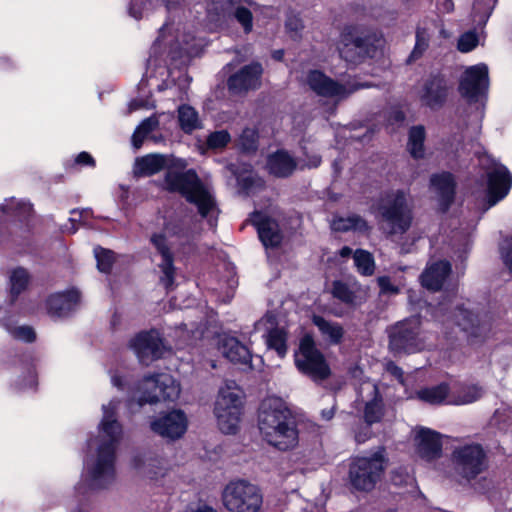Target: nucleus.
<instances>
[{"label": "nucleus", "instance_id": "nucleus-1", "mask_svg": "<svg viewBox=\"0 0 512 512\" xmlns=\"http://www.w3.org/2000/svg\"><path fill=\"white\" fill-rule=\"evenodd\" d=\"M186 162L162 154H148L135 160L133 172L138 177L151 176L167 168L163 186L170 192L180 193L189 203L197 207L198 213L215 226L219 210L212 191L203 183L194 170L184 169Z\"/></svg>", "mask_w": 512, "mask_h": 512}, {"label": "nucleus", "instance_id": "nucleus-2", "mask_svg": "<svg viewBox=\"0 0 512 512\" xmlns=\"http://www.w3.org/2000/svg\"><path fill=\"white\" fill-rule=\"evenodd\" d=\"M118 401L103 405V417L98 435L88 443L90 455L86 460L83 482L91 489L106 488L115 476V451L122 437V427L116 419Z\"/></svg>", "mask_w": 512, "mask_h": 512}, {"label": "nucleus", "instance_id": "nucleus-3", "mask_svg": "<svg viewBox=\"0 0 512 512\" xmlns=\"http://www.w3.org/2000/svg\"><path fill=\"white\" fill-rule=\"evenodd\" d=\"M258 427L263 439L279 450H290L298 444L295 421L283 400L278 397H268L262 401Z\"/></svg>", "mask_w": 512, "mask_h": 512}, {"label": "nucleus", "instance_id": "nucleus-4", "mask_svg": "<svg viewBox=\"0 0 512 512\" xmlns=\"http://www.w3.org/2000/svg\"><path fill=\"white\" fill-rule=\"evenodd\" d=\"M388 464L384 447L351 457L348 464L349 484L358 491H371L382 479Z\"/></svg>", "mask_w": 512, "mask_h": 512}, {"label": "nucleus", "instance_id": "nucleus-5", "mask_svg": "<svg viewBox=\"0 0 512 512\" xmlns=\"http://www.w3.org/2000/svg\"><path fill=\"white\" fill-rule=\"evenodd\" d=\"M191 239L192 235L190 230L181 220L168 222L162 233H155L151 236V243L162 256V262L159 267L163 276L160 278V281L166 289L172 287L174 283V266L171 249L187 244Z\"/></svg>", "mask_w": 512, "mask_h": 512}, {"label": "nucleus", "instance_id": "nucleus-6", "mask_svg": "<svg viewBox=\"0 0 512 512\" xmlns=\"http://www.w3.org/2000/svg\"><path fill=\"white\" fill-rule=\"evenodd\" d=\"M383 229L389 235H402L411 227L413 214L404 191L396 190L383 196L378 205Z\"/></svg>", "mask_w": 512, "mask_h": 512}, {"label": "nucleus", "instance_id": "nucleus-7", "mask_svg": "<svg viewBox=\"0 0 512 512\" xmlns=\"http://www.w3.org/2000/svg\"><path fill=\"white\" fill-rule=\"evenodd\" d=\"M476 223L475 219L464 215L450 217V279L452 274L456 278L464 275Z\"/></svg>", "mask_w": 512, "mask_h": 512}, {"label": "nucleus", "instance_id": "nucleus-8", "mask_svg": "<svg viewBox=\"0 0 512 512\" xmlns=\"http://www.w3.org/2000/svg\"><path fill=\"white\" fill-rule=\"evenodd\" d=\"M241 390L234 382H227L220 388L214 407L219 429L225 434L237 431L242 414Z\"/></svg>", "mask_w": 512, "mask_h": 512}, {"label": "nucleus", "instance_id": "nucleus-9", "mask_svg": "<svg viewBox=\"0 0 512 512\" xmlns=\"http://www.w3.org/2000/svg\"><path fill=\"white\" fill-rule=\"evenodd\" d=\"M262 502L259 488L245 480L230 482L222 492V503L228 512H259Z\"/></svg>", "mask_w": 512, "mask_h": 512}, {"label": "nucleus", "instance_id": "nucleus-10", "mask_svg": "<svg viewBox=\"0 0 512 512\" xmlns=\"http://www.w3.org/2000/svg\"><path fill=\"white\" fill-rule=\"evenodd\" d=\"M180 395V386L175 379L166 373L144 377L137 387L134 399L142 406L158 401H175Z\"/></svg>", "mask_w": 512, "mask_h": 512}, {"label": "nucleus", "instance_id": "nucleus-11", "mask_svg": "<svg viewBox=\"0 0 512 512\" xmlns=\"http://www.w3.org/2000/svg\"><path fill=\"white\" fill-rule=\"evenodd\" d=\"M479 164L487 183L488 207H492L508 194L512 176L505 166L488 154L479 157Z\"/></svg>", "mask_w": 512, "mask_h": 512}, {"label": "nucleus", "instance_id": "nucleus-12", "mask_svg": "<svg viewBox=\"0 0 512 512\" xmlns=\"http://www.w3.org/2000/svg\"><path fill=\"white\" fill-rule=\"evenodd\" d=\"M295 364L299 371L316 382L327 379L331 373L324 356L317 350L313 338L309 335L300 341L299 351L295 354Z\"/></svg>", "mask_w": 512, "mask_h": 512}, {"label": "nucleus", "instance_id": "nucleus-13", "mask_svg": "<svg viewBox=\"0 0 512 512\" xmlns=\"http://www.w3.org/2000/svg\"><path fill=\"white\" fill-rule=\"evenodd\" d=\"M488 87V67L480 63L465 70L460 80L459 91L470 103H478L486 96Z\"/></svg>", "mask_w": 512, "mask_h": 512}, {"label": "nucleus", "instance_id": "nucleus-14", "mask_svg": "<svg viewBox=\"0 0 512 512\" xmlns=\"http://www.w3.org/2000/svg\"><path fill=\"white\" fill-rule=\"evenodd\" d=\"M419 321L410 319L399 322L389 332V347L395 353H413L421 349L418 339Z\"/></svg>", "mask_w": 512, "mask_h": 512}, {"label": "nucleus", "instance_id": "nucleus-15", "mask_svg": "<svg viewBox=\"0 0 512 512\" xmlns=\"http://www.w3.org/2000/svg\"><path fill=\"white\" fill-rule=\"evenodd\" d=\"M206 10L211 21H219L221 18L233 16L246 33L252 30V13L249 9L241 6L237 0H206Z\"/></svg>", "mask_w": 512, "mask_h": 512}, {"label": "nucleus", "instance_id": "nucleus-16", "mask_svg": "<svg viewBox=\"0 0 512 512\" xmlns=\"http://www.w3.org/2000/svg\"><path fill=\"white\" fill-rule=\"evenodd\" d=\"M305 83L311 91L321 97L341 100L364 85L347 87L328 77L322 71L310 70L305 78Z\"/></svg>", "mask_w": 512, "mask_h": 512}, {"label": "nucleus", "instance_id": "nucleus-17", "mask_svg": "<svg viewBox=\"0 0 512 512\" xmlns=\"http://www.w3.org/2000/svg\"><path fill=\"white\" fill-rule=\"evenodd\" d=\"M338 51L345 61L356 64L366 57H373L375 47L371 45L369 38L357 37L354 28L346 27L341 33Z\"/></svg>", "mask_w": 512, "mask_h": 512}, {"label": "nucleus", "instance_id": "nucleus-18", "mask_svg": "<svg viewBox=\"0 0 512 512\" xmlns=\"http://www.w3.org/2000/svg\"><path fill=\"white\" fill-rule=\"evenodd\" d=\"M454 460L461 475L470 480L486 468V456L480 445L464 446L453 452Z\"/></svg>", "mask_w": 512, "mask_h": 512}, {"label": "nucleus", "instance_id": "nucleus-19", "mask_svg": "<svg viewBox=\"0 0 512 512\" xmlns=\"http://www.w3.org/2000/svg\"><path fill=\"white\" fill-rule=\"evenodd\" d=\"M363 392H367L371 395L372 399L366 402L364 409V419L367 425L363 428V431L355 433V440L358 443H363L370 437V425L379 422L384 415L382 398L379 395L376 384L364 382L360 387V395H362Z\"/></svg>", "mask_w": 512, "mask_h": 512}, {"label": "nucleus", "instance_id": "nucleus-20", "mask_svg": "<svg viewBox=\"0 0 512 512\" xmlns=\"http://www.w3.org/2000/svg\"><path fill=\"white\" fill-rule=\"evenodd\" d=\"M130 347L144 365H148L153 360L160 358L165 349L159 333L155 330L137 334L130 341Z\"/></svg>", "mask_w": 512, "mask_h": 512}, {"label": "nucleus", "instance_id": "nucleus-21", "mask_svg": "<svg viewBox=\"0 0 512 512\" xmlns=\"http://www.w3.org/2000/svg\"><path fill=\"white\" fill-rule=\"evenodd\" d=\"M150 427L161 437L176 440L185 434L188 420L184 412L173 410L157 417L151 422Z\"/></svg>", "mask_w": 512, "mask_h": 512}, {"label": "nucleus", "instance_id": "nucleus-22", "mask_svg": "<svg viewBox=\"0 0 512 512\" xmlns=\"http://www.w3.org/2000/svg\"><path fill=\"white\" fill-rule=\"evenodd\" d=\"M416 454L425 461H432L441 455L442 443L440 435L427 428L415 431Z\"/></svg>", "mask_w": 512, "mask_h": 512}, {"label": "nucleus", "instance_id": "nucleus-23", "mask_svg": "<svg viewBox=\"0 0 512 512\" xmlns=\"http://www.w3.org/2000/svg\"><path fill=\"white\" fill-rule=\"evenodd\" d=\"M263 69L261 64L252 63L230 76L228 87L235 93L256 89L260 86Z\"/></svg>", "mask_w": 512, "mask_h": 512}, {"label": "nucleus", "instance_id": "nucleus-24", "mask_svg": "<svg viewBox=\"0 0 512 512\" xmlns=\"http://www.w3.org/2000/svg\"><path fill=\"white\" fill-rule=\"evenodd\" d=\"M458 311L459 314H454L456 323L469 338L482 339L486 337L491 327L487 321L481 320L478 315H474L469 309H458Z\"/></svg>", "mask_w": 512, "mask_h": 512}, {"label": "nucleus", "instance_id": "nucleus-25", "mask_svg": "<svg viewBox=\"0 0 512 512\" xmlns=\"http://www.w3.org/2000/svg\"><path fill=\"white\" fill-rule=\"evenodd\" d=\"M133 467L141 477L157 481L167 473V462L157 456L144 455L137 456L133 460Z\"/></svg>", "mask_w": 512, "mask_h": 512}, {"label": "nucleus", "instance_id": "nucleus-26", "mask_svg": "<svg viewBox=\"0 0 512 512\" xmlns=\"http://www.w3.org/2000/svg\"><path fill=\"white\" fill-rule=\"evenodd\" d=\"M79 293L76 290L54 293L46 300V310L51 317H64L72 311L79 302Z\"/></svg>", "mask_w": 512, "mask_h": 512}, {"label": "nucleus", "instance_id": "nucleus-27", "mask_svg": "<svg viewBox=\"0 0 512 512\" xmlns=\"http://www.w3.org/2000/svg\"><path fill=\"white\" fill-rule=\"evenodd\" d=\"M251 221L256 227L259 238L265 247H276L282 240L278 224L265 215L255 212Z\"/></svg>", "mask_w": 512, "mask_h": 512}, {"label": "nucleus", "instance_id": "nucleus-28", "mask_svg": "<svg viewBox=\"0 0 512 512\" xmlns=\"http://www.w3.org/2000/svg\"><path fill=\"white\" fill-rule=\"evenodd\" d=\"M220 349L223 355L231 362L251 368V353L235 337H224Z\"/></svg>", "mask_w": 512, "mask_h": 512}, {"label": "nucleus", "instance_id": "nucleus-29", "mask_svg": "<svg viewBox=\"0 0 512 512\" xmlns=\"http://www.w3.org/2000/svg\"><path fill=\"white\" fill-rule=\"evenodd\" d=\"M448 276V262L441 260L430 264L421 274L422 285L432 291L439 290Z\"/></svg>", "mask_w": 512, "mask_h": 512}, {"label": "nucleus", "instance_id": "nucleus-30", "mask_svg": "<svg viewBox=\"0 0 512 512\" xmlns=\"http://www.w3.org/2000/svg\"><path fill=\"white\" fill-rule=\"evenodd\" d=\"M267 168L276 177H287L295 170L296 162L286 151L280 150L268 157Z\"/></svg>", "mask_w": 512, "mask_h": 512}, {"label": "nucleus", "instance_id": "nucleus-31", "mask_svg": "<svg viewBox=\"0 0 512 512\" xmlns=\"http://www.w3.org/2000/svg\"><path fill=\"white\" fill-rule=\"evenodd\" d=\"M331 228L334 231L338 232H348V231H357V232H366L369 230V226L365 219L361 216L352 214L346 217L344 216H335L331 220Z\"/></svg>", "mask_w": 512, "mask_h": 512}, {"label": "nucleus", "instance_id": "nucleus-32", "mask_svg": "<svg viewBox=\"0 0 512 512\" xmlns=\"http://www.w3.org/2000/svg\"><path fill=\"white\" fill-rule=\"evenodd\" d=\"M312 321L324 339L331 344H339L341 342L344 330L339 323L326 320L318 315H314Z\"/></svg>", "mask_w": 512, "mask_h": 512}, {"label": "nucleus", "instance_id": "nucleus-33", "mask_svg": "<svg viewBox=\"0 0 512 512\" xmlns=\"http://www.w3.org/2000/svg\"><path fill=\"white\" fill-rule=\"evenodd\" d=\"M483 395V389L477 385H460L454 387L453 396L450 404L465 405L480 399Z\"/></svg>", "mask_w": 512, "mask_h": 512}, {"label": "nucleus", "instance_id": "nucleus-34", "mask_svg": "<svg viewBox=\"0 0 512 512\" xmlns=\"http://www.w3.org/2000/svg\"><path fill=\"white\" fill-rule=\"evenodd\" d=\"M446 98V82L443 78L435 77L426 86L425 103L434 108Z\"/></svg>", "mask_w": 512, "mask_h": 512}, {"label": "nucleus", "instance_id": "nucleus-35", "mask_svg": "<svg viewBox=\"0 0 512 512\" xmlns=\"http://www.w3.org/2000/svg\"><path fill=\"white\" fill-rule=\"evenodd\" d=\"M485 34L483 31L471 29L462 33L456 43V48L461 53H469L475 50L479 45H483Z\"/></svg>", "mask_w": 512, "mask_h": 512}, {"label": "nucleus", "instance_id": "nucleus-36", "mask_svg": "<svg viewBox=\"0 0 512 512\" xmlns=\"http://www.w3.org/2000/svg\"><path fill=\"white\" fill-rule=\"evenodd\" d=\"M29 281L30 275L26 269L18 267L11 271L9 277V286L12 300H15L22 292L26 290Z\"/></svg>", "mask_w": 512, "mask_h": 512}, {"label": "nucleus", "instance_id": "nucleus-37", "mask_svg": "<svg viewBox=\"0 0 512 512\" xmlns=\"http://www.w3.org/2000/svg\"><path fill=\"white\" fill-rule=\"evenodd\" d=\"M430 188L439 201L440 209L445 212L448 209V175L446 173L433 175Z\"/></svg>", "mask_w": 512, "mask_h": 512}, {"label": "nucleus", "instance_id": "nucleus-38", "mask_svg": "<svg viewBox=\"0 0 512 512\" xmlns=\"http://www.w3.org/2000/svg\"><path fill=\"white\" fill-rule=\"evenodd\" d=\"M178 119L181 129L185 133H191L201 126L197 111L189 105L179 107Z\"/></svg>", "mask_w": 512, "mask_h": 512}, {"label": "nucleus", "instance_id": "nucleus-39", "mask_svg": "<svg viewBox=\"0 0 512 512\" xmlns=\"http://www.w3.org/2000/svg\"><path fill=\"white\" fill-rule=\"evenodd\" d=\"M266 344L269 349H273L280 357L287 353V332L284 328H271L266 335Z\"/></svg>", "mask_w": 512, "mask_h": 512}, {"label": "nucleus", "instance_id": "nucleus-40", "mask_svg": "<svg viewBox=\"0 0 512 512\" xmlns=\"http://www.w3.org/2000/svg\"><path fill=\"white\" fill-rule=\"evenodd\" d=\"M448 395V386L445 383L434 387H427L416 392V397L429 404H441Z\"/></svg>", "mask_w": 512, "mask_h": 512}, {"label": "nucleus", "instance_id": "nucleus-41", "mask_svg": "<svg viewBox=\"0 0 512 512\" xmlns=\"http://www.w3.org/2000/svg\"><path fill=\"white\" fill-rule=\"evenodd\" d=\"M4 213L10 214L19 220L27 219L32 213V205L23 200L11 198L1 206Z\"/></svg>", "mask_w": 512, "mask_h": 512}, {"label": "nucleus", "instance_id": "nucleus-42", "mask_svg": "<svg viewBox=\"0 0 512 512\" xmlns=\"http://www.w3.org/2000/svg\"><path fill=\"white\" fill-rule=\"evenodd\" d=\"M425 131L423 126H415L410 129L408 150L414 158H421L424 154Z\"/></svg>", "mask_w": 512, "mask_h": 512}, {"label": "nucleus", "instance_id": "nucleus-43", "mask_svg": "<svg viewBox=\"0 0 512 512\" xmlns=\"http://www.w3.org/2000/svg\"><path fill=\"white\" fill-rule=\"evenodd\" d=\"M158 124L159 121L156 116L148 117L141 122L132 135V145L135 149H139L142 146L144 139L150 132L156 129Z\"/></svg>", "mask_w": 512, "mask_h": 512}, {"label": "nucleus", "instance_id": "nucleus-44", "mask_svg": "<svg viewBox=\"0 0 512 512\" xmlns=\"http://www.w3.org/2000/svg\"><path fill=\"white\" fill-rule=\"evenodd\" d=\"M353 259L360 274L364 276H371L374 273L375 262L370 252L358 249L354 252Z\"/></svg>", "mask_w": 512, "mask_h": 512}, {"label": "nucleus", "instance_id": "nucleus-45", "mask_svg": "<svg viewBox=\"0 0 512 512\" xmlns=\"http://www.w3.org/2000/svg\"><path fill=\"white\" fill-rule=\"evenodd\" d=\"M332 294L346 304L357 305L360 302L356 291L341 281L333 283Z\"/></svg>", "mask_w": 512, "mask_h": 512}, {"label": "nucleus", "instance_id": "nucleus-46", "mask_svg": "<svg viewBox=\"0 0 512 512\" xmlns=\"http://www.w3.org/2000/svg\"><path fill=\"white\" fill-rule=\"evenodd\" d=\"M203 41L195 36L185 35L181 41L177 40V46L187 56H195L203 47Z\"/></svg>", "mask_w": 512, "mask_h": 512}, {"label": "nucleus", "instance_id": "nucleus-47", "mask_svg": "<svg viewBox=\"0 0 512 512\" xmlns=\"http://www.w3.org/2000/svg\"><path fill=\"white\" fill-rule=\"evenodd\" d=\"M94 254L97 260V267L101 272L108 273L113 263V252L101 247L94 249Z\"/></svg>", "mask_w": 512, "mask_h": 512}, {"label": "nucleus", "instance_id": "nucleus-48", "mask_svg": "<svg viewBox=\"0 0 512 512\" xmlns=\"http://www.w3.org/2000/svg\"><path fill=\"white\" fill-rule=\"evenodd\" d=\"M258 134L253 128H245L239 139V144L241 148L245 151H251L256 148L257 145Z\"/></svg>", "mask_w": 512, "mask_h": 512}, {"label": "nucleus", "instance_id": "nucleus-49", "mask_svg": "<svg viewBox=\"0 0 512 512\" xmlns=\"http://www.w3.org/2000/svg\"><path fill=\"white\" fill-rule=\"evenodd\" d=\"M230 141V135L227 131H216L209 135L207 139L208 146L211 148H223Z\"/></svg>", "mask_w": 512, "mask_h": 512}, {"label": "nucleus", "instance_id": "nucleus-50", "mask_svg": "<svg viewBox=\"0 0 512 512\" xmlns=\"http://www.w3.org/2000/svg\"><path fill=\"white\" fill-rule=\"evenodd\" d=\"M428 47V39L424 31L418 30L416 34V44L409 57V61L416 60Z\"/></svg>", "mask_w": 512, "mask_h": 512}, {"label": "nucleus", "instance_id": "nucleus-51", "mask_svg": "<svg viewBox=\"0 0 512 512\" xmlns=\"http://www.w3.org/2000/svg\"><path fill=\"white\" fill-rule=\"evenodd\" d=\"M391 480L396 486L414 485L415 479L404 468H399L392 473Z\"/></svg>", "mask_w": 512, "mask_h": 512}, {"label": "nucleus", "instance_id": "nucleus-52", "mask_svg": "<svg viewBox=\"0 0 512 512\" xmlns=\"http://www.w3.org/2000/svg\"><path fill=\"white\" fill-rule=\"evenodd\" d=\"M13 337L26 342H32L35 339V332L31 327L19 326L10 330Z\"/></svg>", "mask_w": 512, "mask_h": 512}, {"label": "nucleus", "instance_id": "nucleus-53", "mask_svg": "<svg viewBox=\"0 0 512 512\" xmlns=\"http://www.w3.org/2000/svg\"><path fill=\"white\" fill-rule=\"evenodd\" d=\"M501 256L504 264L512 273V236L503 241L501 245Z\"/></svg>", "mask_w": 512, "mask_h": 512}, {"label": "nucleus", "instance_id": "nucleus-54", "mask_svg": "<svg viewBox=\"0 0 512 512\" xmlns=\"http://www.w3.org/2000/svg\"><path fill=\"white\" fill-rule=\"evenodd\" d=\"M377 282L381 294L394 295L399 292V288L391 282V279L388 276L378 277Z\"/></svg>", "mask_w": 512, "mask_h": 512}, {"label": "nucleus", "instance_id": "nucleus-55", "mask_svg": "<svg viewBox=\"0 0 512 512\" xmlns=\"http://www.w3.org/2000/svg\"><path fill=\"white\" fill-rule=\"evenodd\" d=\"M286 29L297 34L303 28L302 20L297 15H289L286 20Z\"/></svg>", "mask_w": 512, "mask_h": 512}, {"label": "nucleus", "instance_id": "nucleus-56", "mask_svg": "<svg viewBox=\"0 0 512 512\" xmlns=\"http://www.w3.org/2000/svg\"><path fill=\"white\" fill-rule=\"evenodd\" d=\"M75 163L78 165H85V166H90V167L95 166V160L87 152L79 153L75 159Z\"/></svg>", "mask_w": 512, "mask_h": 512}, {"label": "nucleus", "instance_id": "nucleus-57", "mask_svg": "<svg viewBox=\"0 0 512 512\" xmlns=\"http://www.w3.org/2000/svg\"><path fill=\"white\" fill-rule=\"evenodd\" d=\"M142 6V0H132L130 7H129V13L132 17L135 19H140L143 17L144 13L141 10Z\"/></svg>", "mask_w": 512, "mask_h": 512}, {"label": "nucleus", "instance_id": "nucleus-58", "mask_svg": "<svg viewBox=\"0 0 512 512\" xmlns=\"http://www.w3.org/2000/svg\"><path fill=\"white\" fill-rule=\"evenodd\" d=\"M386 371L393 375L400 383H403V371L393 362H389L386 365Z\"/></svg>", "mask_w": 512, "mask_h": 512}, {"label": "nucleus", "instance_id": "nucleus-59", "mask_svg": "<svg viewBox=\"0 0 512 512\" xmlns=\"http://www.w3.org/2000/svg\"><path fill=\"white\" fill-rule=\"evenodd\" d=\"M321 163V157L318 154H313L311 156L307 155V159L303 160V167L307 168H316Z\"/></svg>", "mask_w": 512, "mask_h": 512}, {"label": "nucleus", "instance_id": "nucleus-60", "mask_svg": "<svg viewBox=\"0 0 512 512\" xmlns=\"http://www.w3.org/2000/svg\"><path fill=\"white\" fill-rule=\"evenodd\" d=\"M186 512H217L213 507L206 504H199L195 508H191Z\"/></svg>", "mask_w": 512, "mask_h": 512}, {"label": "nucleus", "instance_id": "nucleus-61", "mask_svg": "<svg viewBox=\"0 0 512 512\" xmlns=\"http://www.w3.org/2000/svg\"><path fill=\"white\" fill-rule=\"evenodd\" d=\"M481 117H482V111L477 106L476 107V112H475V114L473 116V120H472V122H473L472 129H473V131H476L479 128V121H480Z\"/></svg>", "mask_w": 512, "mask_h": 512}, {"label": "nucleus", "instance_id": "nucleus-62", "mask_svg": "<svg viewBox=\"0 0 512 512\" xmlns=\"http://www.w3.org/2000/svg\"><path fill=\"white\" fill-rule=\"evenodd\" d=\"M334 410H335V406L333 405L331 408L329 409H323L321 411V416L324 420H330L333 418L334 416Z\"/></svg>", "mask_w": 512, "mask_h": 512}, {"label": "nucleus", "instance_id": "nucleus-63", "mask_svg": "<svg viewBox=\"0 0 512 512\" xmlns=\"http://www.w3.org/2000/svg\"><path fill=\"white\" fill-rule=\"evenodd\" d=\"M479 5H482L485 10L491 11L496 3V0H477Z\"/></svg>", "mask_w": 512, "mask_h": 512}, {"label": "nucleus", "instance_id": "nucleus-64", "mask_svg": "<svg viewBox=\"0 0 512 512\" xmlns=\"http://www.w3.org/2000/svg\"><path fill=\"white\" fill-rule=\"evenodd\" d=\"M273 323H274V317L272 315H266L263 319H261L257 323V327H259L260 325H265V324L273 325Z\"/></svg>", "mask_w": 512, "mask_h": 512}]
</instances>
